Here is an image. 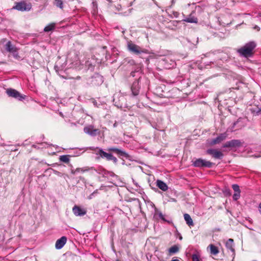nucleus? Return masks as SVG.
<instances>
[{
    "label": "nucleus",
    "mask_w": 261,
    "mask_h": 261,
    "mask_svg": "<svg viewBox=\"0 0 261 261\" xmlns=\"http://www.w3.org/2000/svg\"><path fill=\"white\" fill-rule=\"evenodd\" d=\"M256 43L254 41H250L238 49L237 52L241 57L249 58L253 56Z\"/></svg>",
    "instance_id": "nucleus-1"
},
{
    "label": "nucleus",
    "mask_w": 261,
    "mask_h": 261,
    "mask_svg": "<svg viewBox=\"0 0 261 261\" xmlns=\"http://www.w3.org/2000/svg\"><path fill=\"white\" fill-rule=\"evenodd\" d=\"M129 51L135 55H140L141 53H147V50L142 48L140 46L133 43L132 41H128L127 44Z\"/></svg>",
    "instance_id": "nucleus-2"
},
{
    "label": "nucleus",
    "mask_w": 261,
    "mask_h": 261,
    "mask_svg": "<svg viewBox=\"0 0 261 261\" xmlns=\"http://www.w3.org/2000/svg\"><path fill=\"white\" fill-rule=\"evenodd\" d=\"M192 165L198 168H212L213 165L214 164L213 163L210 161H207L205 160L199 158L197 159L194 161H192Z\"/></svg>",
    "instance_id": "nucleus-3"
},
{
    "label": "nucleus",
    "mask_w": 261,
    "mask_h": 261,
    "mask_svg": "<svg viewBox=\"0 0 261 261\" xmlns=\"http://www.w3.org/2000/svg\"><path fill=\"white\" fill-rule=\"evenodd\" d=\"M6 93L9 97H13L20 101L24 99L25 97V95L20 94L16 90L12 88L7 89Z\"/></svg>",
    "instance_id": "nucleus-4"
},
{
    "label": "nucleus",
    "mask_w": 261,
    "mask_h": 261,
    "mask_svg": "<svg viewBox=\"0 0 261 261\" xmlns=\"http://www.w3.org/2000/svg\"><path fill=\"white\" fill-rule=\"evenodd\" d=\"M32 8V5L30 3H26L25 2H21L16 4V5L13 7L14 9L20 11H29Z\"/></svg>",
    "instance_id": "nucleus-5"
},
{
    "label": "nucleus",
    "mask_w": 261,
    "mask_h": 261,
    "mask_svg": "<svg viewBox=\"0 0 261 261\" xmlns=\"http://www.w3.org/2000/svg\"><path fill=\"white\" fill-rule=\"evenodd\" d=\"M96 154H99L102 158H106L108 161H112L115 163L117 162V159L116 157L111 153H108L104 151L102 149H98V151Z\"/></svg>",
    "instance_id": "nucleus-6"
},
{
    "label": "nucleus",
    "mask_w": 261,
    "mask_h": 261,
    "mask_svg": "<svg viewBox=\"0 0 261 261\" xmlns=\"http://www.w3.org/2000/svg\"><path fill=\"white\" fill-rule=\"evenodd\" d=\"M84 132L91 136H96L100 132L99 129L94 128L92 125L85 126L84 128Z\"/></svg>",
    "instance_id": "nucleus-7"
},
{
    "label": "nucleus",
    "mask_w": 261,
    "mask_h": 261,
    "mask_svg": "<svg viewBox=\"0 0 261 261\" xmlns=\"http://www.w3.org/2000/svg\"><path fill=\"white\" fill-rule=\"evenodd\" d=\"M241 142L239 140H231L224 143L222 147L223 148H236L240 146Z\"/></svg>",
    "instance_id": "nucleus-8"
},
{
    "label": "nucleus",
    "mask_w": 261,
    "mask_h": 261,
    "mask_svg": "<svg viewBox=\"0 0 261 261\" xmlns=\"http://www.w3.org/2000/svg\"><path fill=\"white\" fill-rule=\"evenodd\" d=\"M206 153L211 155L215 159H221L223 156V153L215 149H208L206 150Z\"/></svg>",
    "instance_id": "nucleus-9"
},
{
    "label": "nucleus",
    "mask_w": 261,
    "mask_h": 261,
    "mask_svg": "<svg viewBox=\"0 0 261 261\" xmlns=\"http://www.w3.org/2000/svg\"><path fill=\"white\" fill-rule=\"evenodd\" d=\"M227 134L226 133H224L220 134L215 139H213L210 143L211 145H214L215 144H219L227 137Z\"/></svg>",
    "instance_id": "nucleus-10"
},
{
    "label": "nucleus",
    "mask_w": 261,
    "mask_h": 261,
    "mask_svg": "<svg viewBox=\"0 0 261 261\" xmlns=\"http://www.w3.org/2000/svg\"><path fill=\"white\" fill-rule=\"evenodd\" d=\"M165 65L167 68H172L176 66L175 60L170 57H166L164 60Z\"/></svg>",
    "instance_id": "nucleus-11"
},
{
    "label": "nucleus",
    "mask_w": 261,
    "mask_h": 261,
    "mask_svg": "<svg viewBox=\"0 0 261 261\" xmlns=\"http://www.w3.org/2000/svg\"><path fill=\"white\" fill-rule=\"evenodd\" d=\"M73 214L76 216H83L86 214V210L82 208L79 206L75 205L72 208Z\"/></svg>",
    "instance_id": "nucleus-12"
},
{
    "label": "nucleus",
    "mask_w": 261,
    "mask_h": 261,
    "mask_svg": "<svg viewBox=\"0 0 261 261\" xmlns=\"http://www.w3.org/2000/svg\"><path fill=\"white\" fill-rule=\"evenodd\" d=\"M108 150L109 151L115 152L119 156H122L126 158H127L129 156L128 154L126 152L121 149L115 147H110L109 148Z\"/></svg>",
    "instance_id": "nucleus-13"
},
{
    "label": "nucleus",
    "mask_w": 261,
    "mask_h": 261,
    "mask_svg": "<svg viewBox=\"0 0 261 261\" xmlns=\"http://www.w3.org/2000/svg\"><path fill=\"white\" fill-rule=\"evenodd\" d=\"M139 79H139L138 80L134 82V83L132 84V86L131 87V90H132V94L134 96H137L139 93V89H140Z\"/></svg>",
    "instance_id": "nucleus-14"
},
{
    "label": "nucleus",
    "mask_w": 261,
    "mask_h": 261,
    "mask_svg": "<svg viewBox=\"0 0 261 261\" xmlns=\"http://www.w3.org/2000/svg\"><path fill=\"white\" fill-rule=\"evenodd\" d=\"M67 241V238L66 237H62L60 239L57 240L56 242V248L57 249H61L64 245L66 244Z\"/></svg>",
    "instance_id": "nucleus-15"
},
{
    "label": "nucleus",
    "mask_w": 261,
    "mask_h": 261,
    "mask_svg": "<svg viewBox=\"0 0 261 261\" xmlns=\"http://www.w3.org/2000/svg\"><path fill=\"white\" fill-rule=\"evenodd\" d=\"M96 171L98 174L102 175V176L105 177H108L109 176H112V174H113L112 172L107 171L101 167L98 168L96 170Z\"/></svg>",
    "instance_id": "nucleus-16"
},
{
    "label": "nucleus",
    "mask_w": 261,
    "mask_h": 261,
    "mask_svg": "<svg viewBox=\"0 0 261 261\" xmlns=\"http://www.w3.org/2000/svg\"><path fill=\"white\" fill-rule=\"evenodd\" d=\"M226 247L230 250L233 254L235 253V250L234 248L233 240L232 239H229L225 244Z\"/></svg>",
    "instance_id": "nucleus-17"
},
{
    "label": "nucleus",
    "mask_w": 261,
    "mask_h": 261,
    "mask_svg": "<svg viewBox=\"0 0 261 261\" xmlns=\"http://www.w3.org/2000/svg\"><path fill=\"white\" fill-rule=\"evenodd\" d=\"M156 186L163 191H166L168 190V186L166 184L161 180H157Z\"/></svg>",
    "instance_id": "nucleus-18"
},
{
    "label": "nucleus",
    "mask_w": 261,
    "mask_h": 261,
    "mask_svg": "<svg viewBox=\"0 0 261 261\" xmlns=\"http://www.w3.org/2000/svg\"><path fill=\"white\" fill-rule=\"evenodd\" d=\"M17 48L14 45H13L11 41H8L7 43L5 45V49L6 50L9 52L11 53L13 51H14L15 49H16Z\"/></svg>",
    "instance_id": "nucleus-19"
},
{
    "label": "nucleus",
    "mask_w": 261,
    "mask_h": 261,
    "mask_svg": "<svg viewBox=\"0 0 261 261\" xmlns=\"http://www.w3.org/2000/svg\"><path fill=\"white\" fill-rule=\"evenodd\" d=\"M184 219L186 222V223L189 226H191L194 225V223L193 220L191 217V216L188 214H184Z\"/></svg>",
    "instance_id": "nucleus-20"
},
{
    "label": "nucleus",
    "mask_w": 261,
    "mask_h": 261,
    "mask_svg": "<svg viewBox=\"0 0 261 261\" xmlns=\"http://www.w3.org/2000/svg\"><path fill=\"white\" fill-rule=\"evenodd\" d=\"M209 247L210 248V253L211 254L216 255L219 253V250L217 247L215 246L213 244H211L209 245Z\"/></svg>",
    "instance_id": "nucleus-21"
},
{
    "label": "nucleus",
    "mask_w": 261,
    "mask_h": 261,
    "mask_svg": "<svg viewBox=\"0 0 261 261\" xmlns=\"http://www.w3.org/2000/svg\"><path fill=\"white\" fill-rule=\"evenodd\" d=\"M69 155H62L60 156L59 160L60 162L65 163H69Z\"/></svg>",
    "instance_id": "nucleus-22"
},
{
    "label": "nucleus",
    "mask_w": 261,
    "mask_h": 261,
    "mask_svg": "<svg viewBox=\"0 0 261 261\" xmlns=\"http://www.w3.org/2000/svg\"><path fill=\"white\" fill-rule=\"evenodd\" d=\"M179 250V248L177 245H174L171 248H170L168 250L169 255L173 254L176 252H177Z\"/></svg>",
    "instance_id": "nucleus-23"
},
{
    "label": "nucleus",
    "mask_w": 261,
    "mask_h": 261,
    "mask_svg": "<svg viewBox=\"0 0 261 261\" xmlns=\"http://www.w3.org/2000/svg\"><path fill=\"white\" fill-rule=\"evenodd\" d=\"M73 54L74 56V57L72 59L73 62H76V61H79L80 58H79V53L77 52V51H73V52H71L69 54V57H71L72 58V56Z\"/></svg>",
    "instance_id": "nucleus-24"
},
{
    "label": "nucleus",
    "mask_w": 261,
    "mask_h": 261,
    "mask_svg": "<svg viewBox=\"0 0 261 261\" xmlns=\"http://www.w3.org/2000/svg\"><path fill=\"white\" fill-rule=\"evenodd\" d=\"M192 261H201L200 255L198 252L193 254L192 255Z\"/></svg>",
    "instance_id": "nucleus-25"
},
{
    "label": "nucleus",
    "mask_w": 261,
    "mask_h": 261,
    "mask_svg": "<svg viewBox=\"0 0 261 261\" xmlns=\"http://www.w3.org/2000/svg\"><path fill=\"white\" fill-rule=\"evenodd\" d=\"M54 4L60 9H63V4L62 0H55Z\"/></svg>",
    "instance_id": "nucleus-26"
},
{
    "label": "nucleus",
    "mask_w": 261,
    "mask_h": 261,
    "mask_svg": "<svg viewBox=\"0 0 261 261\" xmlns=\"http://www.w3.org/2000/svg\"><path fill=\"white\" fill-rule=\"evenodd\" d=\"M184 21L190 22V23H197V19L195 17L187 18L183 20Z\"/></svg>",
    "instance_id": "nucleus-27"
},
{
    "label": "nucleus",
    "mask_w": 261,
    "mask_h": 261,
    "mask_svg": "<svg viewBox=\"0 0 261 261\" xmlns=\"http://www.w3.org/2000/svg\"><path fill=\"white\" fill-rule=\"evenodd\" d=\"M54 28H55V24L52 23V24H50L49 25L45 27L44 29V32H49V31L53 30Z\"/></svg>",
    "instance_id": "nucleus-28"
},
{
    "label": "nucleus",
    "mask_w": 261,
    "mask_h": 261,
    "mask_svg": "<svg viewBox=\"0 0 261 261\" xmlns=\"http://www.w3.org/2000/svg\"><path fill=\"white\" fill-rule=\"evenodd\" d=\"M240 193H241V191L240 190H239L238 192H234L233 195V196H232V198H233V199L235 201L237 200L238 199L240 198Z\"/></svg>",
    "instance_id": "nucleus-29"
},
{
    "label": "nucleus",
    "mask_w": 261,
    "mask_h": 261,
    "mask_svg": "<svg viewBox=\"0 0 261 261\" xmlns=\"http://www.w3.org/2000/svg\"><path fill=\"white\" fill-rule=\"evenodd\" d=\"M12 55H13V57L16 59H19L20 58V57L18 53L17 48L15 49L14 51L11 53Z\"/></svg>",
    "instance_id": "nucleus-30"
},
{
    "label": "nucleus",
    "mask_w": 261,
    "mask_h": 261,
    "mask_svg": "<svg viewBox=\"0 0 261 261\" xmlns=\"http://www.w3.org/2000/svg\"><path fill=\"white\" fill-rule=\"evenodd\" d=\"M90 168L88 167H85V168H77L76 169V170H79L77 171V173L79 172H85L86 171H88L89 170Z\"/></svg>",
    "instance_id": "nucleus-31"
},
{
    "label": "nucleus",
    "mask_w": 261,
    "mask_h": 261,
    "mask_svg": "<svg viewBox=\"0 0 261 261\" xmlns=\"http://www.w3.org/2000/svg\"><path fill=\"white\" fill-rule=\"evenodd\" d=\"M232 188L234 192H238L239 190H240V187L239 186V185H238L237 184L232 185Z\"/></svg>",
    "instance_id": "nucleus-32"
},
{
    "label": "nucleus",
    "mask_w": 261,
    "mask_h": 261,
    "mask_svg": "<svg viewBox=\"0 0 261 261\" xmlns=\"http://www.w3.org/2000/svg\"><path fill=\"white\" fill-rule=\"evenodd\" d=\"M78 170H76V169L73 170V169H72V170H71V173H72V174H77V171H78Z\"/></svg>",
    "instance_id": "nucleus-33"
},
{
    "label": "nucleus",
    "mask_w": 261,
    "mask_h": 261,
    "mask_svg": "<svg viewBox=\"0 0 261 261\" xmlns=\"http://www.w3.org/2000/svg\"><path fill=\"white\" fill-rule=\"evenodd\" d=\"M159 217H160V218H161L162 219H163V220H164V217H163V214H162L161 213H160L159 214Z\"/></svg>",
    "instance_id": "nucleus-34"
},
{
    "label": "nucleus",
    "mask_w": 261,
    "mask_h": 261,
    "mask_svg": "<svg viewBox=\"0 0 261 261\" xmlns=\"http://www.w3.org/2000/svg\"><path fill=\"white\" fill-rule=\"evenodd\" d=\"M188 56V54L186 53L185 54L180 55V57H182V58H186Z\"/></svg>",
    "instance_id": "nucleus-35"
},
{
    "label": "nucleus",
    "mask_w": 261,
    "mask_h": 261,
    "mask_svg": "<svg viewBox=\"0 0 261 261\" xmlns=\"http://www.w3.org/2000/svg\"><path fill=\"white\" fill-rule=\"evenodd\" d=\"M256 114L257 115H260L261 114V108L259 109L256 112Z\"/></svg>",
    "instance_id": "nucleus-36"
},
{
    "label": "nucleus",
    "mask_w": 261,
    "mask_h": 261,
    "mask_svg": "<svg viewBox=\"0 0 261 261\" xmlns=\"http://www.w3.org/2000/svg\"><path fill=\"white\" fill-rule=\"evenodd\" d=\"M117 125H118V123H117V122H115L114 123V124H113V127H117Z\"/></svg>",
    "instance_id": "nucleus-37"
},
{
    "label": "nucleus",
    "mask_w": 261,
    "mask_h": 261,
    "mask_svg": "<svg viewBox=\"0 0 261 261\" xmlns=\"http://www.w3.org/2000/svg\"><path fill=\"white\" fill-rule=\"evenodd\" d=\"M130 74L132 76H135V72H132Z\"/></svg>",
    "instance_id": "nucleus-38"
},
{
    "label": "nucleus",
    "mask_w": 261,
    "mask_h": 261,
    "mask_svg": "<svg viewBox=\"0 0 261 261\" xmlns=\"http://www.w3.org/2000/svg\"><path fill=\"white\" fill-rule=\"evenodd\" d=\"M237 122H234V123H233V128H234V126H235V125L237 124Z\"/></svg>",
    "instance_id": "nucleus-39"
},
{
    "label": "nucleus",
    "mask_w": 261,
    "mask_h": 261,
    "mask_svg": "<svg viewBox=\"0 0 261 261\" xmlns=\"http://www.w3.org/2000/svg\"><path fill=\"white\" fill-rule=\"evenodd\" d=\"M254 28L257 29V30H259V28L258 26H255Z\"/></svg>",
    "instance_id": "nucleus-40"
},
{
    "label": "nucleus",
    "mask_w": 261,
    "mask_h": 261,
    "mask_svg": "<svg viewBox=\"0 0 261 261\" xmlns=\"http://www.w3.org/2000/svg\"><path fill=\"white\" fill-rule=\"evenodd\" d=\"M257 16L259 17H261V12L260 13H258V14L257 15Z\"/></svg>",
    "instance_id": "nucleus-41"
},
{
    "label": "nucleus",
    "mask_w": 261,
    "mask_h": 261,
    "mask_svg": "<svg viewBox=\"0 0 261 261\" xmlns=\"http://www.w3.org/2000/svg\"><path fill=\"white\" fill-rule=\"evenodd\" d=\"M171 261H179V260L178 259H172Z\"/></svg>",
    "instance_id": "nucleus-42"
},
{
    "label": "nucleus",
    "mask_w": 261,
    "mask_h": 261,
    "mask_svg": "<svg viewBox=\"0 0 261 261\" xmlns=\"http://www.w3.org/2000/svg\"><path fill=\"white\" fill-rule=\"evenodd\" d=\"M98 77L100 79L101 83H102V77L99 76Z\"/></svg>",
    "instance_id": "nucleus-43"
},
{
    "label": "nucleus",
    "mask_w": 261,
    "mask_h": 261,
    "mask_svg": "<svg viewBox=\"0 0 261 261\" xmlns=\"http://www.w3.org/2000/svg\"><path fill=\"white\" fill-rule=\"evenodd\" d=\"M93 6H94V7H95H95H96V8H97V6H96V5L95 4V3H94V2H93Z\"/></svg>",
    "instance_id": "nucleus-44"
},
{
    "label": "nucleus",
    "mask_w": 261,
    "mask_h": 261,
    "mask_svg": "<svg viewBox=\"0 0 261 261\" xmlns=\"http://www.w3.org/2000/svg\"><path fill=\"white\" fill-rule=\"evenodd\" d=\"M76 79H80V76H77V77H76Z\"/></svg>",
    "instance_id": "nucleus-45"
},
{
    "label": "nucleus",
    "mask_w": 261,
    "mask_h": 261,
    "mask_svg": "<svg viewBox=\"0 0 261 261\" xmlns=\"http://www.w3.org/2000/svg\"><path fill=\"white\" fill-rule=\"evenodd\" d=\"M180 240L182 239V237H181V236H180Z\"/></svg>",
    "instance_id": "nucleus-46"
}]
</instances>
